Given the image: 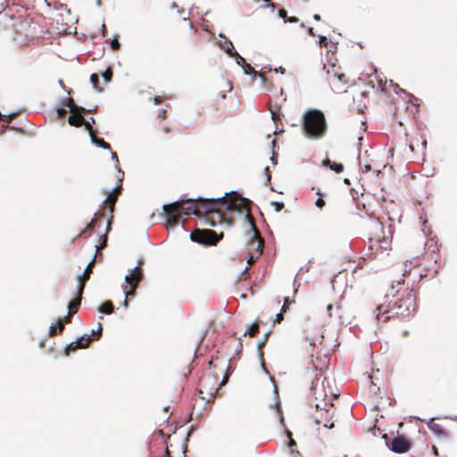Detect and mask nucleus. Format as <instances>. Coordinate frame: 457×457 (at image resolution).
<instances>
[{
  "label": "nucleus",
  "instance_id": "1",
  "mask_svg": "<svg viewBox=\"0 0 457 457\" xmlns=\"http://www.w3.org/2000/svg\"><path fill=\"white\" fill-rule=\"evenodd\" d=\"M173 207L180 215L194 214L201 217L204 213L212 214L209 224L215 227L220 223L222 227L231 228L234 225L233 215L238 213L249 219L246 208L248 198L240 196L237 191L226 192L224 195L212 198H181Z\"/></svg>",
  "mask_w": 457,
  "mask_h": 457
},
{
  "label": "nucleus",
  "instance_id": "2",
  "mask_svg": "<svg viewBox=\"0 0 457 457\" xmlns=\"http://www.w3.org/2000/svg\"><path fill=\"white\" fill-rule=\"evenodd\" d=\"M394 290L395 286L392 285V299L388 303L387 309L382 313L383 315L389 314L386 316L385 321L395 316L401 319L408 318L417 308L416 296L411 289L396 290L395 293Z\"/></svg>",
  "mask_w": 457,
  "mask_h": 457
},
{
  "label": "nucleus",
  "instance_id": "3",
  "mask_svg": "<svg viewBox=\"0 0 457 457\" xmlns=\"http://www.w3.org/2000/svg\"><path fill=\"white\" fill-rule=\"evenodd\" d=\"M303 129L305 136L319 139L327 132V121L324 113L318 109H312L303 115Z\"/></svg>",
  "mask_w": 457,
  "mask_h": 457
},
{
  "label": "nucleus",
  "instance_id": "4",
  "mask_svg": "<svg viewBox=\"0 0 457 457\" xmlns=\"http://www.w3.org/2000/svg\"><path fill=\"white\" fill-rule=\"evenodd\" d=\"M317 386H318V384L317 383L315 384L314 382H312L311 391L313 392V396H314L315 400H318L319 398L323 397V396L327 397L326 395H323V392H324L323 389L320 390L319 393L317 392ZM328 405L332 406L333 403H332L331 400H329V402H327L325 398H323L322 401L317 402L315 403V407L317 408V410L325 411V414L323 412H321L320 417L315 418V423L317 425H319L322 422V420H324L325 428H333L335 427V424L333 421H331V419L333 418L334 414L330 413L329 410L327 409Z\"/></svg>",
  "mask_w": 457,
  "mask_h": 457
},
{
  "label": "nucleus",
  "instance_id": "5",
  "mask_svg": "<svg viewBox=\"0 0 457 457\" xmlns=\"http://www.w3.org/2000/svg\"><path fill=\"white\" fill-rule=\"evenodd\" d=\"M141 261H138L137 265L133 269L129 270V273L125 276V282L129 285L130 290H127L125 286H122L123 294L125 298L135 296V290L137 287L139 282L143 279V270L139 269Z\"/></svg>",
  "mask_w": 457,
  "mask_h": 457
},
{
  "label": "nucleus",
  "instance_id": "6",
  "mask_svg": "<svg viewBox=\"0 0 457 457\" xmlns=\"http://www.w3.org/2000/svg\"><path fill=\"white\" fill-rule=\"evenodd\" d=\"M251 203L252 202L249 200V202L246 204V208H247L249 212H250L249 204ZM236 217H239L240 219H244V220L248 223V225L251 228V230L253 232V237H252V239H251V241L249 243V252H253V253L261 252V253H262L263 240H262V237L260 236L259 230L255 227L251 215L249 214V219H245V217L244 215H240L238 213H236V214L233 215V220H235Z\"/></svg>",
  "mask_w": 457,
  "mask_h": 457
},
{
  "label": "nucleus",
  "instance_id": "7",
  "mask_svg": "<svg viewBox=\"0 0 457 457\" xmlns=\"http://www.w3.org/2000/svg\"><path fill=\"white\" fill-rule=\"evenodd\" d=\"M382 438L386 441V445L389 450L395 453H404L411 449V444L403 435H397L390 443L388 442L389 436L386 434H384Z\"/></svg>",
  "mask_w": 457,
  "mask_h": 457
},
{
  "label": "nucleus",
  "instance_id": "8",
  "mask_svg": "<svg viewBox=\"0 0 457 457\" xmlns=\"http://www.w3.org/2000/svg\"><path fill=\"white\" fill-rule=\"evenodd\" d=\"M91 341H92V336L84 334L77 340L68 344L64 349V353L66 355H69L71 352H74L78 349L86 348L88 346V345Z\"/></svg>",
  "mask_w": 457,
  "mask_h": 457
},
{
  "label": "nucleus",
  "instance_id": "9",
  "mask_svg": "<svg viewBox=\"0 0 457 457\" xmlns=\"http://www.w3.org/2000/svg\"><path fill=\"white\" fill-rule=\"evenodd\" d=\"M179 202V201H175L171 204L162 205V211L165 213L166 221L173 226L179 223V217L180 216L179 211H177V209L173 207V205L177 204Z\"/></svg>",
  "mask_w": 457,
  "mask_h": 457
},
{
  "label": "nucleus",
  "instance_id": "10",
  "mask_svg": "<svg viewBox=\"0 0 457 457\" xmlns=\"http://www.w3.org/2000/svg\"><path fill=\"white\" fill-rule=\"evenodd\" d=\"M86 113V108L79 105L74 106V113L68 117V122L74 127H80L83 123V116Z\"/></svg>",
  "mask_w": 457,
  "mask_h": 457
},
{
  "label": "nucleus",
  "instance_id": "11",
  "mask_svg": "<svg viewBox=\"0 0 457 457\" xmlns=\"http://www.w3.org/2000/svg\"><path fill=\"white\" fill-rule=\"evenodd\" d=\"M435 418H430L428 422L427 426L429 430H431L436 436L439 437H447L446 431L437 423L434 422Z\"/></svg>",
  "mask_w": 457,
  "mask_h": 457
},
{
  "label": "nucleus",
  "instance_id": "12",
  "mask_svg": "<svg viewBox=\"0 0 457 457\" xmlns=\"http://www.w3.org/2000/svg\"><path fill=\"white\" fill-rule=\"evenodd\" d=\"M220 37L225 38V41H223V42L220 41L219 44L220 48H222L225 51V53L230 57L238 55V53L234 48L232 42L229 39H228L227 37H225V36L222 33L220 34Z\"/></svg>",
  "mask_w": 457,
  "mask_h": 457
},
{
  "label": "nucleus",
  "instance_id": "13",
  "mask_svg": "<svg viewBox=\"0 0 457 457\" xmlns=\"http://www.w3.org/2000/svg\"><path fill=\"white\" fill-rule=\"evenodd\" d=\"M99 220L101 224H103L104 221V215L100 212H96L91 221L86 226L85 229L83 231H80V235H83L87 231L91 233L93 228L97 225Z\"/></svg>",
  "mask_w": 457,
  "mask_h": 457
},
{
  "label": "nucleus",
  "instance_id": "14",
  "mask_svg": "<svg viewBox=\"0 0 457 457\" xmlns=\"http://www.w3.org/2000/svg\"><path fill=\"white\" fill-rule=\"evenodd\" d=\"M322 166L328 167L331 170L336 173H341L344 170V165L341 162H335L326 158L322 161Z\"/></svg>",
  "mask_w": 457,
  "mask_h": 457
},
{
  "label": "nucleus",
  "instance_id": "15",
  "mask_svg": "<svg viewBox=\"0 0 457 457\" xmlns=\"http://www.w3.org/2000/svg\"><path fill=\"white\" fill-rule=\"evenodd\" d=\"M79 303H80V298L78 301L69 302L68 306H67L69 309V312H68L66 317L64 318V321L66 323L71 322L72 312L74 313L78 311V307H79Z\"/></svg>",
  "mask_w": 457,
  "mask_h": 457
},
{
  "label": "nucleus",
  "instance_id": "16",
  "mask_svg": "<svg viewBox=\"0 0 457 457\" xmlns=\"http://www.w3.org/2000/svg\"><path fill=\"white\" fill-rule=\"evenodd\" d=\"M63 328H64L63 322L62 321V320L60 318H58L56 320L55 323L51 324V326L49 328V335L53 337L56 334H60L62 332Z\"/></svg>",
  "mask_w": 457,
  "mask_h": 457
},
{
  "label": "nucleus",
  "instance_id": "17",
  "mask_svg": "<svg viewBox=\"0 0 457 457\" xmlns=\"http://www.w3.org/2000/svg\"><path fill=\"white\" fill-rule=\"evenodd\" d=\"M98 312L104 314H111L114 312V305L112 301L107 300L98 307Z\"/></svg>",
  "mask_w": 457,
  "mask_h": 457
},
{
  "label": "nucleus",
  "instance_id": "18",
  "mask_svg": "<svg viewBox=\"0 0 457 457\" xmlns=\"http://www.w3.org/2000/svg\"><path fill=\"white\" fill-rule=\"evenodd\" d=\"M90 82L97 92H102L103 88L99 86V75L97 73H92L90 75Z\"/></svg>",
  "mask_w": 457,
  "mask_h": 457
},
{
  "label": "nucleus",
  "instance_id": "19",
  "mask_svg": "<svg viewBox=\"0 0 457 457\" xmlns=\"http://www.w3.org/2000/svg\"><path fill=\"white\" fill-rule=\"evenodd\" d=\"M242 69H243V71L245 75H249V76H253V78L256 77V75L258 74V71L253 70L252 68V66L245 62L243 66H242Z\"/></svg>",
  "mask_w": 457,
  "mask_h": 457
},
{
  "label": "nucleus",
  "instance_id": "20",
  "mask_svg": "<svg viewBox=\"0 0 457 457\" xmlns=\"http://www.w3.org/2000/svg\"><path fill=\"white\" fill-rule=\"evenodd\" d=\"M270 334V331H268L264 334V337L262 338V341L259 342L258 345H257V349H258V352H259V356L260 358H262L263 357V352L262 351V348L265 345L267 340H268V337Z\"/></svg>",
  "mask_w": 457,
  "mask_h": 457
},
{
  "label": "nucleus",
  "instance_id": "21",
  "mask_svg": "<svg viewBox=\"0 0 457 457\" xmlns=\"http://www.w3.org/2000/svg\"><path fill=\"white\" fill-rule=\"evenodd\" d=\"M111 155H112V160L115 162V167H116L118 172L121 174V177L119 178V181L120 182L124 178V172L121 170V169L119 166V158H118L117 154L115 152H111Z\"/></svg>",
  "mask_w": 457,
  "mask_h": 457
},
{
  "label": "nucleus",
  "instance_id": "22",
  "mask_svg": "<svg viewBox=\"0 0 457 457\" xmlns=\"http://www.w3.org/2000/svg\"><path fill=\"white\" fill-rule=\"evenodd\" d=\"M102 78L106 83L111 82L112 78V69L111 66H108L104 72L102 73Z\"/></svg>",
  "mask_w": 457,
  "mask_h": 457
},
{
  "label": "nucleus",
  "instance_id": "23",
  "mask_svg": "<svg viewBox=\"0 0 457 457\" xmlns=\"http://www.w3.org/2000/svg\"><path fill=\"white\" fill-rule=\"evenodd\" d=\"M258 333V325L253 323L250 326L247 330L244 333V336L249 335L250 337H253Z\"/></svg>",
  "mask_w": 457,
  "mask_h": 457
},
{
  "label": "nucleus",
  "instance_id": "24",
  "mask_svg": "<svg viewBox=\"0 0 457 457\" xmlns=\"http://www.w3.org/2000/svg\"><path fill=\"white\" fill-rule=\"evenodd\" d=\"M232 371L230 370V367L229 365L228 366V369H227V371L226 373L224 374L222 379H221V382L220 383L219 386L216 388L215 390V394L218 392V390L220 388V386L224 384L227 383L228 379V377L231 375Z\"/></svg>",
  "mask_w": 457,
  "mask_h": 457
},
{
  "label": "nucleus",
  "instance_id": "25",
  "mask_svg": "<svg viewBox=\"0 0 457 457\" xmlns=\"http://www.w3.org/2000/svg\"><path fill=\"white\" fill-rule=\"evenodd\" d=\"M303 271H309V266L308 265H305V266H303L300 268L298 273L296 274L295 278V281H294V294L295 295L297 293V290H298V287H300V284L297 285V287L295 286V282H296V279H297V277L299 276V274Z\"/></svg>",
  "mask_w": 457,
  "mask_h": 457
},
{
  "label": "nucleus",
  "instance_id": "26",
  "mask_svg": "<svg viewBox=\"0 0 457 457\" xmlns=\"http://www.w3.org/2000/svg\"><path fill=\"white\" fill-rule=\"evenodd\" d=\"M96 123V120L94 117H90L88 120H84L83 119V123L82 125L85 127V129L87 130H88L89 132H92L91 131V128H92V125Z\"/></svg>",
  "mask_w": 457,
  "mask_h": 457
},
{
  "label": "nucleus",
  "instance_id": "27",
  "mask_svg": "<svg viewBox=\"0 0 457 457\" xmlns=\"http://www.w3.org/2000/svg\"><path fill=\"white\" fill-rule=\"evenodd\" d=\"M261 252H258V253H253V252H248V258H247V263L251 264L253 262H254L258 258L259 256L261 255Z\"/></svg>",
  "mask_w": 457,
  "mask_h": 457
},
{
  "label": "nucleus",
  "instance_id": "28",
  "mask_svg": "<svg viewBox=\"0 0 457 457\" xmlns=\"http://www.w3.org/2000/svg\"><path fill=\"white\" fill-rule=\"evenodd\" d=\"M62 103L64 106L68 107L70 111H74V106L76 104L73 103V100L71 98H64L62 100Z\"/></svg>",
  "mask_w": 457,
  "mask_h": 457
},
{
  "label": "nucleus",
  "instance_id": "29",
  "mask_svg": "<svg viewBox=\"0 0 457 457\" xmlns=\"http://www.w3.org/2000/svg\"><path fill=\"white\" fill-rule=\"evenodd\" d=\"M333 78L336 79L338 82H341L343 84L346 83V77L344 73H333Z\"/></svg>",
  "mask_w": 457,
  "mask_h": 457
},
{
  "label": "nucleus",
  "instance_id": "30",
  "mask_svg": "<svg viewBox=\"0 0 457 457\" xmlns=\"http://www.w3.org/2000/svg\"><path fill=\"white\" fill-rule=\"evenodd\" d=\"M270 204L274 206V210L277 212H280L285 207L283 202L272 201L270 202Z\"/></svg>",
  "mask_w": 457,
  "mask_h": 457
},
{
  "label": "nucleus",
  "instance_id": "31",
  "mask_svg": "<svg viewBox=\"0 0 457 457\" xmlns=\"http://www.w3.org/2000/svg\"><path fill=\"white\" fill-rule=\"evenodd\" d=\"M99 233V237H100V239H101V243H100V245L99 247H104L107 244V237L106 235H102V231H98ZM96 248L98 249V245H96ZM97 252V250H96V253Z\"/></svg>",
  "mask_w": 457,
  "mask_h": 457
},
{
  "label": "nucleus",
  "instance_id": "32",
  "mask_svg": "<svg viewBox=\"0 0 457 457\" xmlns=\"http://www.w3.org/2000/svg\"><path fill=\"white\" fill-rule=\"evenodd\" d=\"M120 46V44L117 38H112L110 42V47L112 50H118Z\"/></svg>",
  "mask_w": 457,
  "mask_h": 457
},
{
  "label": "nucleus",
  "instance_id": "33",
  "mask_svg": "<svg viewBox=\"0 0 457 457\" xmlns=\"http://www.w3.org/2000/svg\"><path fill=\"white\" fill-rule=\"evenodd\" d=\"M89 136H90L91 143L96 145V146H97V147H98V144H101V140H104L103 138H99V137H96V136H94L92 132H89Z\"/></svg>",
  "mask_w": 457,
  "mask_h": 457
},
{
  "label": "nucleus",
  "instance_id": "34",
  "mask_svg": "<svg viewBox=\"0 0 457 457\" xmlns=\"http://www.w3.org/2000/svg\"><path fill=\"white\" fill-rule=\"evenodd\" d=\"M390 83V86L393 87L394 91L395 92V94H399V92H403V93H406L403 89H402L398 84H395L393 82V80H390L389 81Z\"/></svg>",
  "mask_w": 457,
  "mask_h": 457
},
{
  "label": "nucleus",
  "instance_id": "35",
  "mask_svg": "<svg viewBox=\"0 0 457 457\" xmlns=\"http://www.w3.org/2000/svg\"><path fill=\"white\" fill-rule=\"evenodd\" d=\"M291 303H292V301L289 299V297H286L284 299V303L281 308L282 312H286Z\"/></svg>",
  "mask_w": 457,
  "mask_h": 457
},
{
  "label": "nucleus",
  "instance_id": "36",
  "mask_svg": "<svg viewBox=\"0 0 457 457\" xmlns=\"http://www.w3.org/2000/svg\"><path fill=\"white\" fill-rule=\"evenodd\" d=\"M95 262V258L93 260L90 261V262L87 264V266L86 267L82 276H84L86 278V279H87V273L91 272V267L93 265Z\"/></svg>",
  "mask_w": 457,
  "mask_h": 457
},
{
  "label": "nucleus",
  "instance_id": "37",
  "mask_svg": "<svg viewBox=\"0 0 457 457\" xmlns=\"http://www.w3.org/2000/svg\"><path fill=\"white\" fill-rule=\"evenodd\" d=\"M234 57L236 58V63L241 67L246 62L245 58H243L239 54Z\"/></svg>",
  "mask_w": 457,
  "mask_h": 457
},
{
  "label": "nucleus",
  "instance_id": "38",
  "mask_svg": "<svg viewBox=\"0 0 457 457\" xmlns=\"http://www.w3.org/2000/svg\"><path fill=\"white\" fill-rule=\"evenodd\" d=\"M84 287H85V283L79 280L78 283V289H77V294L79 297H81V295L84 290Z\"/></svg>",
  "mask_w": 457,
  "mask_h": 457
},
{
  "label": "nucleus",
  "instance_id": "39",
  "mask_svg": "<svg viewBox=\"0 0 457 457\" xmlns=\"http://www.w3.org/2000/svg\"><path fill=\"white\" fill-rule=\"evenodd\" d=\"M70 110L66 109L65 107H60V108H57L56 110V113H57V116L58 117H62L64 116L65 113H67Z\"/></svg>",
  "mask_w": 457,
  "mask_h": 457
},
{
  "label": "nucleus",
  "instance_id": "40",
  "mask_svg": "<svg viewBox=\"0 0 457 457\" xmlns=\"http://www.w3.org/2000/svg\"><path fill=\"white\" fill-rule=\"evenodd\" d=\"M278 16L284 21L286 23V20L287 18V12L285 9H279L278 12Z\"/></svg>",
  "mask_w": 457,
  "mask_h": 457
},
{
  "label": "nucleus",
  "instance_id": "41",
  "mask_svg": "<svg viewBox=\"0 0 457 457\" xmlns=\"http://www.w3.org/2000/svg\"><path fill=\"white\" fill-rule=\"evenodd\" d=\"M284 313L285 312H282V311L280 310V312L276 314L273 322L280 323L284 319Z\"/></svg>",
  "mask_w": 457,
  "mask_h": 457
},
{
  "label": "nucleus",
  "instance_id": "42",
  "mask_svg": "<svg viewBox=\"0 0 457 457\" xmlns=\"http://www.w3.org/2000/svg\"><path fill=\"white\" fill-rule=\"evenodd\" d=\"M315 205L318 208H322L325 205V200L321 197L317 198L315 201Z\"/></svg>",
  "mask_w": 457,
  "mask_h": 457
},
{
  "label": "nucleus",
  "instance_id": "43",
  "mask_svg": "<svg viewBox=\"0 0 457 457\" xmlns=\"http://www.w3.org/2000/svg\"><path fill=\"white\" fill-rule=\"evenodd\" d=\"M102 329H103L102 324H101L100 322H98V328H97V329H96V330H94V329H93V330L91 331V334H90V335L92 336V340H94V339H95V338L93 337V335H94V334H96H96L101 335Z\"/></svg>",
  "mask_w": 457,
  "mask_h": 457
},
{
  "label": "nucleus",
  "instance_id": "44",
  "mask_svg": "<svg viewBox=\"0 0 457 457\" xmlns=\"http://www.w3.org/2000/svg\"><path fill=\"white\" fill-rule=\"evenodd\" d=\"M102 329H103L102 324H101L100 322H98V328H97V329H96V330H94V329H93V330L91 331V334H90V335L92 336V340H94V339H95V338L93 337V335H94V334H96H96L101 335Z\"/></svg>",
  "mask_w": 457,
  "mask_h": 457
},
{
  "label": "nucleus",
  "instance_id": "45",
  "mask_svg": "<svg viewBox=\"0 0 457 457\" xmlns=\"http://www.w3.org/2000/svg\"><path fill=\"white\" fill-rule=\"evenodd\" d=\"M98 147H101L103 149L111 150V146L108 143H106L104 140H101V144H98Z\"/></svg>",
  "mask_w": 457,
  "mask_h": 457
},
{
  "label": "nucleus",
  "instance_id": "46",
  "mask_svg": "<svg viewBox=\"0 0 457 457\" xmlns=\"http://www.w3.org/2000/svg\"><path fill=\"white\" fill-rule=\"evenodd\" d=\"M98 147H101L103 149L111 150V146L108 143H106L104 140H101V144H98Z\"/></svg>",
  "mask_w": 457,
  "mask_h": 457
},
{
  "label": "nucleus",
  "instance_id": "47",
  "mask_svg": "<svg viewBox=\"0 0 457 457\" xmlns=\"http://www.w3.org/2000/svg\"><path fill=\"white\" fill-rule=\"evenodd\" d=\"M264 171L266 172L265 184L267 185L268 183L270 182V179H271V176H270V170H269V167H265L264 168Z\"/></svg>",
  "mask_w": 457,
  "mask_h": 457
},
{
  "label": "nucleus",
  "instance_id": "48",
  "mask_svg": "<svg viewBox=\"0 0 457 457\" xmlns=\"http://www.w3.org/2000/svg\"><path fill=\"white\" fill-rule=\"evenodd\" d=\"M190 239L193 241V242H197V243H200V244H203L204 241L203 240H200L199 238L196 237V235L195 232H192L190 234Z\"/></svg>",
  "mask_w": 457,
  "mask_h": 457
},
{
  "label": "nucleus",
  "instance_id": "49",
  "mask_svg": "<svg viewBox=\"0 0 457 457\" xmlns=\"http://www.w3.org/2000/svg\"><path fill=\"white\" fill-rule=\"evenodd\" d=\"M327 37L326 36H319V41L318 43L320 44V46H322L323 45H325L327 43Z\"/></svg>",
  "mask_w": 457,
  "mask_h": 457
},
{
  "label": "nucleus",
  "instance_id": "50",
  "mask_svg": "<svg viewBox=\"0 0 457 457\" xmlns=\"http://www.w3.org/2000/svg\"><path fill=\"white\" fill-rule=\"evenodd\" d=\"M275 406H276L277 411L280 414V418H279L280 422L283 423L284 418L282 416V411H281L280 404L279 403H276Z\"/></svg>",
  "mask_w": 457,
  "mask_h": 457
},
{
  "label": "nucleus",
  "instance_id": "51",
  "mask_svg": "<svg viewBox=\"0 0 457 457\" xmlns=\"http://www.w3.org/2000/svg\"><path fill=\"white\" fill-rule=\"evenodd\" d=\"M298 21H299V20H298V18H297V17H295V16H292V17H288V16H287V20H286V23H287V22L295 23V22H298Z\"/></svg>",
  "mask_w": 457,
  "mask_h": 457
},
{
  "label": "nucleus",
  "instance_id": "52",
  "mask_svg": "<svg viewBox=\"0 0 457 457\" xmlns=\"http://www.w3.org/2000/svg\"><path fill=\"white\" fill-rule=\"evenodd\" d=\"M271 118L273 120H277L278 119V113L277 111H273L272 109H270Z\"/></svg>",
  "mask_w": 457,
  "mask_h": 457
},
{
  "label": "nucleus",
  "instance_id": "53",
  "mask_svg": "<svg viewBox=\"0 0 457 457\" xmlns=\"http://www.w3.org/2000/svg\"><path fill=\"white\" fill-rule=\"evenodd\" d=\"M150 100H153L154 104H159L162 101L161 96H154V98H150Z\"/></svg>",
  "mask_w": 457,
  "mask_h": 457
},
{
  "label": "nucleus",
  "instance_id": "54",
  "mask_svg": "<svg viewBox=\"0 0 457 457\" xmlns=\"http://www.w3.org/2000/svg\"><path fill=\"white\" fill-rule=\"evenodd\" d=\"M362 172H369L371 170V166L370 164H365L362 168Z\"/></svg>",
  "mask_w": 457,
  "mask_h": 457
},
{
  "label": "nucleus",
  "instance_id": "55",
  "mask_svg": "<svg viewBox=\"0 0 457 457\" xmlns=\"http://www.w3.org/2000/svg\"><path fill=\"white\" fill-rule=\"evenodd\" d=\"M272 164H277V157L275 155L274 150L272 151V156L270 158Z\"/></svg>",
  "mask_w": 457,
  "mask_h": 457
},
{
  "label": "nucleus",
  "instance_id": "56",
  "mask_svg": "<svg viewBox=\"0 0 457 457\" xmlns=\"http://www.w3.org/2000/svg\"><path fill=\"white\" fill-rule=\"evenodd\" d=\"M275 71L276 72H279L281 74H284L286 72V70L285 68H283L282 66L278 67V69H275Z\"/></svg>",
  "mask_w": 457,
  "mask_h": 457
},
{
  "label": "nucleus",
  "instance_id": "57",
  "mask_svg": "<svg viewBox=\"0 0 457 457\" xmlns=\"http://www.w3.org/2000/svg\"><path fill=\"white\" fill-rule=\"evenodd\" d=\"M256 77L260 78V79L262 80V83L266 82V78L262 74H261L259 71H258V74L256 75Z\"/></svg>",
  "mask_w": 457,
  "mask_h": 457
},
{
  "label": "nucleus",
  "instance_id": "58",
  "mask_svg": "<svg viewBox=\"0 0 457 457\" xmlns=\"http://www.w3.org/2000/svg\"><path fill=\"white\" fill-rule=\"evenodd\" d=\"M307 31H308V33H309V35H310V36H312V37H314V36H315V33H314L313 28L309 27V28L307 29Z\"/></svg>",
  "mask_w": 457,
  "mask_h": 457
},
{
  "label": "nucleus",
  "instance_id": "59",
  "mask_svg": "<svg viewBox=\"0 0 457 457\" xmlns=\"http://www.w3.org/2000/svg\"><path fill=\"white\" fill-rule=\"evenodd\" d=\"M96 110H97V106H95L92 109H86V112L95 113L96 112Z\"/></svg>",
  "mask_w": 457,
  "mask_h": 457
},
{
  "label": "nucleus",
  "instance_id": "60",
  "mask_svg": "<svg viewBox=\"0 0 457 457\" xmlns=\"http://www.w3.org/2000/svg\"><path fill=\"white\" fill-rule=\"evenodd\" d=\"M16 114H17V112H12V113L8 114V115H4V117L6 118V120L9 122V121H10V119H11L12 116L16 115Z\"/></svg>",
  "mask_w": 457,
  "mask_h": 457
},
{
  "label": "nucleus",
  "instance_id": "61",
  "mask_svg": "<svg viewBox=\"0 0 457 457\" xmlns=\"http://www.w3.org/2000/svg\"><path fill=\"white\" fill-rule=\"evenodd\" d=\"M165 113H166V110L165 109H162L158 114V117H164L165 116Z\"/></svg>",
  "mask_w": 457,
  "mask_h": 457
},
{
  "label": "nucleus",
  "instance_id": "62",
  "mask_svg": "<svg viewBox=\"0 0 457 457\" xmlns=\"http://www.w3.org/2000/svg\"><path fill=\"white\" fill-rule=\"evenodd\" d=\"M268 4L266 5V7H269L271 9V11L273 12L276 8L275 4H269L267 3Z\"/></svg>",
  "mask_w": 457,
  "mask_h": 457
},
{
  "label": "nucleus",
  "instance_id": "63",
  "mask_svg": "<svg viewBox=\"0 0 457 457\" xmlns=\"http://www.w3.org/2000/svg\"><path fill=\"white\" fill-rule=\"evenodd\" d=\"M295 445H296L295 441H294L293 439H290V441H289V447L292 448V447H294Z\"/></svg>",
  "mask_w": 457,
  "mask_h": 457
},
{
  "label": "nucleus",
  "instance_id": "64",
  "mask_svg": "<svg viewBox=\"0 0 457 457\" xmlns=\"http://www.w3.org/2000/svg\"><path fill=\"white\" fill-rule=\"evenodd\" d=\"M293 457H302V455L298 451H295V452H293Z\"/></svg>",
  "mask_w": 457,
  "mask_h": 457
}]
</instances>
